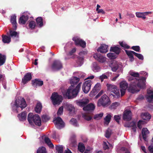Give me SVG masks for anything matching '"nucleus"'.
<instances>
[{"label": "nucleus", "instance_id": "nucleus-1", "mask_svg": "<svg viewBox=\"0 0 153 153\" xmlns=\"http://www.w3.org/2000/svg\"><path fill=\"white\" fill-rule=\"evenodd\" d=\"M129 73L131 76L128 78L129 81H131L128 88L129 92L134 93L140 91L138 88L140 89L146 88V78L143 77H139V73L135 72L132 71H130Z\"/></svg>", "mask_w": 153, "mask_h": 153}, {"label": "nucleus", "instance_id": "nucleus-34", "mask_svg": "<svg viewBox=\"0 0 153 153\" xmlns=\"http://www.w3.org/2000/svg\"><path fill=\"white\" fill-rule=\"evenodd\" d=\"M120 51V48L117 46L111 47L110 49V51H113L116 54L118 55Z\"/></svg>", "mask_w": 153, "mask_h": 153}, {"label": "nucleus", "instance_id": "nucleus-62", "mask_svg": "<svg viewBox=\"0 0 153 153\" xmlns=\"http://www.w3.org/2000/svg\"><path fill=\"white\" fill-rule=\"evenodd\" d=\"M70 141L71 145L73 146H74L76 145V140L74 137L71 138L70 139Z\"/></svg>", "mask_w": 153, "mask_h": 153}, {"label": "nucleus", "instance_id": "nucleus-31", "mask_svg": "<svg viewBox=\"0 0 153 153\" xmlns=\"http://www.w3.org/2000/svg\"><path fill=\"white\" fill-rule=\"evenodd\" d=\"M33 85H36V86H41L43 85V82L42 81L39 80L38 79H36L32 81Z\"/></svg>", "mask_w": 153, "mask_h": 153}, {"label": "nucleus", "instance_id": "nucleus-23", "mask_svg": "<svg viewBox=\"0 0 153 153\" xmlns=\"http://www.w3.org/2000/svg\"><path fill=\"white\" fill-rule=\"evenodd\" d=\"M10 36L12 37L15 38V41L16 42L18 41L19 39V33L15 31L10 30Z\"/></svg>", "mask_w": 153, "mask_h": 153}, {"label": "nucleus", "instance_id": "nucleus-26", "mask_svg": "<svg viewBox=\"0 0 153 153\" xmlns=\"http://www.w3.org/2000/svg\"><path fill=\"white\" fill-rule=\"evenodd\" d=\"M147 93L149 95L147 96L146 99L150 102L153 100V91L151 90H147Z\"/></svg>", "mask_w": 153, "mask_h": 153}, {"label": "nucleus", "instance_id": "nucleus-28", "mask_svg": "<svg viewBox=\"0 0 153 153\" xmlns=\"http://www.w3.org/2000/svg\"><path fill=\"white\" fill-rule=\"evenodd\" d=\"M16 17V16L15 15H14L11 16L10 19V22L13 25V26L14 27V29L15 30H16L17 28Z\"/></svg>", "mask_w": 153, "mask_h": 153}, {"label": "nucleus", "instance_id": "nucleus-18", "mask_svg": "<svg viewBox=\"0 0 153 153\" xmlns=\"http://www.w3.org/2000/svg\"><path fill=\"white\" fill-rule=\"evenodd\" d=\"M65 106L67 110L69 111L71 114H74L75 108L73 105L69 103H66L65 104Z\"/></svg>", "mask_w": 153, "mask_h": 153}, {"label": "nucleus", "instance_id": "nucleus-59", "mask_svg": "<svg viewBox=\"0 0 153 153\" xmlns=\"http://www.w3.org/2000/svg\"><path fill=\"white\" fill-rule=\"evenodd\" d=\"M131 49L137 52H140V48L138 46H133L132 47Z\"/></svg>", "mask_w": 153, "mask_h": 153}, {"label": "nucleus", "instance_id": "nucleus-52", "mask_svg": "<svg viewBox=\"0 0 153 153\" xmlns=\"http://www.w3.org/2000/svg\"><path fill=\"white\" fill-rule=\"evenodd\" d=\"M63 107L61 106L59 108L57 114L58 116H59L62 115L63 114Z\"/></svg>", "mask_w": 153, "mask_h": 153}, {"label": "nucleus", "instance_id": "nucleus-54", "mask_svg": "<svg viewBox=\"0 0 153 153\" xmlns=\"http://www.w3.org/2000/svg\"><path fill=\"white\" fill-rule=\"evenodd\" d=\"M119 43L120 45L123 47L125 48L126 49H128L130 47L129 46L127 45L126 44L125 42H119Z\"/></svg>", "mask_w": 153, "mask_h": 153}, {"label": "nucleus", "instance_id": "nucleus-38", "mask_svg": "<svg viewBox=\"0 0 153 153\" xmlns=\"http://www.w3.org/2000/svg\"><path fill=\"white\" fill-rule=\"evenodd\" d=\"M6 59V56L0 53V66L2 65L5 63Z\"/></svg>", "mask_w": 153, "mask_h": 153}, {"label": "nucleus", "instance_id": "nucleus-25", "mask_svg": "<svg viewBox=\"0 0 153 153\" xmlns=\"http://www.w3.org/2000/svg\"><path fill=\"white\" fill-rule=\"evenodd\" d=\"M42 139H44L45 143L50 147L52 148L53 147V143H51L50 140L49 138L45 136H42Z\"/></svg>", "mask_w": 153, "mask_h": 153}, {"label": "nucleus", "instance_id": "nucleus-11", "mask_svg": "<svg viewBox=\"0 0 153 153\" xmlns=\"http://www.w3.org/2000/svg\"><path fill=\"white\" fill-rule=\"evenodd\" d=\"M62 68V65L60 61L55 60L53 62L51 66V68L53 71H58Z\"/></svg>", "mask_w": 153, "mask_h": 153}, {"label": "nucleus", "instance_id": "nucleus-50", "mask_svg": "<svg viewBox=\"0 0 153 153\" xmlns=\"http://www.w3.org/2000/svg\"><path fill=\"white\" fill-rule=\"evenodd\" d=\"M111 134V130L110 128H108L106 130L105 136L107 138H109L110 137Z\"/></svg>", "mask_w": 153, "mask_h": 153}, {"label": "nucleus", "instance_id": "nucleus-51", "mask_svg": "<svg viewBox=\"0 0 153 153\" xmlns=\"http://www.w3.org/2000/svg\"><path fill=\"white\" fill-rule=\"evenodd\" d=\"M29 27L31 29L34 28L36 26L35 22L33 21L30 22L29 23Z\"/></svg>", "mask_w": 153, "mask_h": 153}, {"label": "nucleus", "instance_id": "nucleus-8", "mask_svg": "<svg viewBox=\"0 0 153 153\" xmlns=\"http://www.w3.org/2000/svg\"><path fill=\"white\" fill-rule=\"evenodd\" d=\"M107 87L108 90L112 93L111 94H110L111 95H112L113 97L117 96V97L120 96L119 90L116 85L111 84H107Z\"/></svg>", "mask_w": 153, "mask_h": 153}, {"label": "nucleus", "instance_id": "nucleus-24", "mask_svg": "<svg viewBox=\"0 0 153 153\" xmlns=\"http://www.w3.org/2000/svg\"><path fill=\"white\" fill-rule=\"evenodd\" d=\"M89 102V100L87 99H83L80 100L78 102L79 105L82 107H85Z\"/></svg>", "mask_w": 153, "mask_h": 153}, {"label": "nucleus", "instance_id": "nucleus-12", "mask_svg": "<svg viewBox=\"0 0 153 153\" xmlns=\"http://www.w3.org/2000/svg\"><path fill=\"white\" fill-rule=\"evenodd\" d=\"M128 84L125 81H123L120 83V91L122 96L125 94L126 91L128 87Z\"/></svg>", "mask_w": 153, "mask_h": 153}, {"label": "nucleus", "instance_id": "nucleus-64", "mask_svg": "<svg viewBox=\"0 0 153 153\" xmlns=\"http://www.w3.org/2000/svg\"><path fill=\"white\" fill-rule=\"evenodd\" d=\"M148 149L150 153H153V146L150 145L149 146Z\"/></svg>", "mask_w": 153, "mask_h": 153}, {"label": "nucleus", "instance_id": "nucleus-16", "mask_svg": "<svg viewBox=\"0 0 153 153\" xmlns=\"http://www.w3.org/2000/svg\"><path fill=\"white\" fill-rule=\"evenodd\" d=\"M32 78V75L30 73H28L26 74L24 77L22 79V82L25 84L28 81L30 80Z\"/></svg>", "mask_w": 153, "mask_h": 153}, {"label": "nucleus", "instance_id": "nucleus-36", "mask_svg": "<svg viewBox=\"0 0 153 153\" xmlns=\"http://www.w3.org/2000/svg\"><path fill=\"white\" fill-rule=\"evenodd\" d=\"M42 107L41 103L40 102H38L35 109V111L37 113H40L41 111Z\"/></svg>", "mask_w": 153, "mask_h": 153}, {"label": "nucleus", "instance_id": "nucleus-19", "mask_svg": "<svg viewBox=\"0 0 153 153\" xmlns=\"http://www.w3.org/2000/svg\"><path fill=\"white\" fill-rule=\"evenodd\" d=\"M28 18L29 16L27 15L26 14H24L20 17L19 21V23L25 24L28 19Z\"/></svg>", "mask_w": 153, "mask_h": 153}, {"label": "nucleus", "instance_id": "nucleus-20", "mask_svg": "<svg viewBox=\"0 0 153 153\" xmlns=\"http://www.w3.org/2000/svg\"><path fill=\"white\" fill-rule=\"evenodd\" d=\"M98 52H100L102 53H105L108 51V45L103 44L97 50Z\"/></svg>", "mask_w": 153, "mask_h": 153}, {"label": "nucleus", "instance_id": "nucleus-60", "mask_svg": "<svg viewBox=\"0 0 153 153\" xmlns=\"http://www.w3.org/2000/svg\"><path fill=\"white\" fill-rule=\"evenodd\" d=\"M144 123V121L139 120L137 123V126L139 129H141L142 128V125Z\"/></svg>", "mask_w": 153, "mask_h": 153}, {"label": "nucleus", "instance_id": "nucleus-48", "mask_svg": "<svg viewBox=\"0 0 153 153\" xmlns=\"http://www.w3.org/2000/svg\"><path fill=\"white\" fill-rule=\"evenodd\" d=\"M70 123L71 124L75 127L78 126L79 124L77 123V120L74 118H72L70 120Z\"/></svg>", "mask_w": 153, "mask_h": 153}, {"label": "nucleus", "instance_id": "nucleus-39", "mask_svg": "<svg viewBox=\"0 0 153 153\" xmlns=\"http://www.w3.org/2000/svg\"><path fill=\"white\" fill-rule=\"evenodd\" d=\"M78 149L79 151L83 153L85 149L84 144L82 143H79L78 146Z\"/></svg>", "mask_w": 153, "mask_h": 153}, {"label": "nucleus", "instance_id": "nucleus-13", "mask_svg": "<svg viewBox=\"0 0 153 153\" xmlns=\"http://www.w3.org/2000/svg\"><path fill=\"white\" fill-rule=\"evenodd\" d=\"M111 70L114 72L117 71L118 73L122 72V67L121 65L118 63H114L111 66Z\"/></svg>", "mask_w": 153, "mask_h": 153}, {"label": "nucleus", "instance_id": "nucleus-15", "mask_svg": "<svg viewBox=\"0 0 153 153\" xmlns=\"http://www.w3.org/2000/svg\"><path fill=\"white\" fill-rule=\"evenodd\" d=\"M94 57L100 63H104L106 60V58L98 53L94 54Z\"/></svg>", "mask_w": 153, "mask_h": 153}, {"label": "nucleus", "instance_id": "nucleus-46", "mask_svg": "<svg viewBox=\"0 0 153 153\" xmlns=\"http://www.w3.org/2000/svg\"><path fill=\"white\" fill-rule=\"evenodd\" d=\"M107 56L111 59H114L117 57L116 54L114 53H108Z\"/></svg>", "mask_w": 153, "mask_h": 153}, {"label": "nucleus", "instance_id": "nucleus-5", "mask_svg": "<svg viewBox=\"0 0 153 153\" xmlns=\"http://www.w3.org/2000/svg\"><path fill=\"white\" fill-rule=\"evenodd\" d=\"M27 120L31 125L34 123L36 125L40 126L41 125V119L38 114L33 115L32 113H30L28 115Z\"/></svg>", "mask_w": 153, "mask_h": 153}, {"label": "nucleus", "instance_id": "nucleus-30", "mask_svg": "<svg viewBox=\"0 0 153 153\" xmlns=\"http://www.w3.org/2000/svg\"><path fill=\"white\" fill-rule=\"evenodd\" d=\"M141 116V118L145 120H149L151 118L150 115L148 113H142Z\"/></svg>", "mask_w": 153, "mask_h": 153}, {"label": "nucleus", "instance_id": "nucleus-44", "mask_svg": "<svg viewBox=\"0 0 153 153\" xmlns=\"http://www.w3.org/2000/svg\"><path fill=\"white\" fill-rule=\"evenodd\" d=\"M135 14L136 16L138 18H142L143 19H145L146 18V17L145 16L143 12H137Z\"/></svg>", "mask_w": 153, "mask_h": 153}, {"label": "nucleus", "instance_id": "nucleus-6", "mask_svg": "<svg viewBox=\"0 0 153 153\" xmlns=\"http://www.w3.org/2000/svg\"><path fill=\"white\" fill-rule=\"evenodd\" d=\"M110 104V100L108 97L106 95H102L98 100L97 105L98 106H102L106 107Z\"/></svg>", "mask_w": 153, "mask_h": 153}, {"label": "nucleus", "instance_id": "nucleus-22", "mask_svg": "<svg viewBox=\"0 0 153 153\" xmlns=\"http://www.w3.org/2000/svg\"><path fill=\"white\" fill-rule=\"evenodd\" d=\"M125 51L127 55L130 58V61L131 62L133 61L134 60L133 55H135L136 52L131 51L125 50Z\"/></svg>", "mask_w": 153, "mask_h": 153}, {"label": "nucleus", "instance_id": "nucleus-35", "mask_svg": "<svg viewBox=\"0 0 153 153\" xmlns=\"http://www.w3.org/2000/svg\"><path fill=\"white\" fill-rule=\"evenodd\" d=\"M107 115L104 118L105 123L108 124L110 122L112 116L111 113L107 114Z\"/></svg>", "mask_w": 153, "mask_h": 153}, {"label": "nucleus", "instance_id": "nucleus-56", "mask_svg": "<svg viewBox=\"0 0 153 153\" xmlns=\"http://www.w3.org/2000/svg\"><path fill=\"white\" fill-rule=\"evenodd\" d=\"M135 56L140 59L141 60H143V59L144 58L143 56L140 53H136Z\"/></svg>", "mask_w": 153, "mask_h": 153}, {"label": "nucleus", "instance_id": "nucleus-40", "mask_svg": "<svg viewBox=\"0 0 153 153\" xmlns=\"http://www.w3.org/2000/svg\"><path fill=\"white\" fill-rule=\"evenodd\" d=\"M72 45V43L71 42H69L66 44L65 47H64V49L65 52H67L68 50L71 48Z\"/></svg>", "mask_w": 153, "mask_h": 153}, {"label": "nucleus", "instance_id": "nucleus-33", "mask_svg": "<svg viewBox=\"0 0 153 153\" xmlns=\"http://www.w3.org/2000/svg\"><path fill=\"white\" fill-rule=\"evenodd\" d=\"M92 70L95 72H98L100 71V68L96 63L94 62L93 63Z\"/></svg>", "mask_w": 153, "mask_h": 153}, {"label": "nucleus", "instance_id": "nucleus-55", "mask_svg": "<svg viewBox=\"0 0 153 153\" xmlns=\"http://www.w3.org/2000/svg\"><path fill=\"white\" fill-rule=\"evenodd\" d=\"M120 151L123 153H130L128 150L124 147L121 148Z\"/></svg>", "mask_w": 153, "mask_h": 153}, {"label": "nucleus", "instance_id": "nucleus-43", "mask_svg": "<svg viewBox=\"0 0 153 153\" xmlns=\"http://www.w3.org/2000/svg\"><path fill=\"white\" fill-rule=\"evenodd\" d=\"M36 152L37 153H47V151L45 148L44 147L42 146L38 148Z\"/></svg>", "mask_w": 153, "mask_h": 153}, {"label": "nucleus", "instance_id": "nucleus-63", "mask_svg": "<svg viewBox=\"0 0 153 153\" xmlns=\"http://www.w3.org/2000/svg\"><path fill=\"white\" fill-rule=\"evenodd\" d=\"M85 74L83 73H80L79 75V78L83 79L85 76Z\"/></svg>", "mask_w": 153, "mask_h": 153}, {"label": "nucleus", "instance_id": "nucleus-7", "mask_svg": "<svg viewBox=\"0 0 153 153\" xmlns=\"http://www.w3.org/2000/svg\"><path fill=\"white\" fill-rule=\"evenodd\" d=\"M51 99L52 103L54 105H59L62 102L63 99L62 96L56 92L52 94Z\"/></svg>", "mask_w": 153, "mask_h": 153}, {"label": "nucleus", "instance_id": "nucleus-14", "mask_svg": "<svg viewBox=\"0 0 153 153\" xmlns=\"http://www.w3.org/2000/svg\"><path fill=\"white\" fill-rule=\"evenodd\" d=\"M73 40L74 41L76 45H79L82 47L84 48L86 46V42L79 38L76 37L73 38Z\"/></svg>", "mask_w": 153, "mask_h": 153}, {"label": "nucleus", "instance_id": "nucleus-53", "mask_svg": "<svg viewBox=\"0 0 153 153\" xmlns=\"http://www.w3.org/2000/svg\"><path fill=\"white\" fill-rule=\"evenodd\" d=\"M98 91H97L95 88H93L92 89V91H91V92L90 93V96L91 97H93L98 92Z\"/></svg>", "mask_w": 153, "mask_h": 153}, {"label": "nucleus", "instance_id": "nucleus-57", "mask_svg": "<svg viewBox=\"0 0 153 153\" xmlns=\"http://www.w3.org/2000/svg\"><path fill=\"white\" fill-rule=\"evenodd\" d=\"M94 88H95L97 91H99L101 88V85L99 83H97L95 85Z\"/></svg>", "mask_w": 153, "mask_h": 153}, {"label": "nucleus", "instance_id": "nucleus-41", "mask_svg": "<svg viewBox=\"0 0 153 153\" xmlns=\"http://www.w3.org/2000/svg\"><path fill=\"white\" fill-rule=\"evenodd\" d=\"M64 146L62 145L56 146V149L58 153H63Z\"/></svg>", "mask_w": 153, "mask_h": 153}, {"label": "nucleus", "instance_id": "nucleus-29", "mask_svg": "<svg viewBox=\"0 0 153 153\" xmlns=\"http://www.w3.org/2000/svg\"><path fill=\"white\" fill-rule=\"evenodd\" d=\"M27 114L26 112H23L18 115V117L20 120L23 121L26 119Z\"/></svg>", "mask_w": 153, "mask_h": 153}, {"label": "nucleus", "instance_id": "nucleus-61", "mask_svg": "<svg viewBox=\"0 0 153 153\" xmlns=\"http://www.w3.org/2000/svg\"><path fill=\"white\" fill-rule=\"evenodd\" d=\"M42 118L43 121L45 122H46L49 120V117L46 115H43L42 117Z\"/></svg>", "mask_w": 153, "mask_h": 153}, {"label": "nucleus", "instance_id": "nucleus-32", "mask_svg": "<svg viewBox=\"0 0 153 153\" xmlns=\"http://www.w3.org/2000/svg\"><path fill=\"white\" fill-rule=\"evenodd\" d=\"M2 41L5 43H9L11 41V38L10 36L6 35H2Z\"/></svg>", "mask_w": 153, "mask_h": 153}, {"label": "nucleus", "instance_id": "nucleus-3", "mask_svg": "<svg viewBox=\"0 0 153 153\" xmlns=\"http://www.w3.org/2000/svg\"><path fill=\"white\" fill-rule=\"evenodd\" d=\"M27 106L26 101L24 98L18 97L16 99L13 108V109H15L16 113H18L19 111H21Z\"/></svg>", "mask_w": 153, "mask_h": 153}, {"label": "nucleus", "instance_id": "nucleus-2", "mask_svg": "<svg viewBox=\"0 0 153 153\" xmlns=\"http://www.w3.org/2000/svg\"><path fill=\"white\" fill-rule=\"evenodd\" d=\"M79 81V78L76 77H72L70 80L71 86H70L65 93H63L68 99L75 97L77 95L80 88L81 83H79L75 88L73 87L74 85L77 84Z\"/></svg>", "mask_w": 153, "mask_h": 153}, {"label": "nucleus", "instance_id": "nucleus-4", "mask_svg": "<svg viewBox=\"0 0 153 153\" xmlns=\"http://www.w3.org/2000/svg\"><path fill=\"white\" fill-rule=\"evenodd\" d=\"M95 108L94 105L92 103H90L84 107L83 109L85 111V113H82V117L86 120L88 121L90 120L92 118V117L89 114V112L91 111H93Z\"/></svg>", "mask_w": 153, "mask_h": 153}, {"label": "nucleus", "instance_id": "nucleus-49", "mask_svg": "<svg viewBox=\"0 0 153 153\" xmlns=\"http://www.w3.org/2000/svg\"><path fill=\"white\" fill-rule=\"evenodd\" d=\"M103 113L97 114L94 115V119L96 120H100L103 116Z\"/></svg>", "mask_w": 153, "mask_h": 153}, {"label": "nucleus", "instance_id": "nucleus-21", "mask_svg": "<svg viewBox=\"0 0 153 153\" xmlns=\"http://www.w3.org/2000/svg\"><path fill=\"white\" fill-rule=\"evenodd\" d=\"M149 132L147 128H143L142 131V134L143 139L145 141L147 140V137Z\"/></svg>", "mask_w": 153, "mask_h": 153}, {"label": "nucleus", "instance_id": "nucleus-42", "mask_svg": "<svg viewBox=\"0 0 153 153\" xmlns=\"http://www.w3.org/2000/svg\"><path fill=\"white\" fill-rule=\"evenodd\" d=\"M83 58L82 56L79 57L77 58V59L76 60V63L78 64V66H81L83 63Z\"/></svg>", "mask_w": 153, "mask_h": 153}, {"label": "nucleus", "instance_id": "nucleus-37", "mask_svg": "<svg viewBox=\"0 0 153 153\" xmlns=\"http://www.w3.org/2000/svg\"><path fill=\"white\" fill-rule=\"evenodd\" d=\"M36 21L39 27H41L43 26V20L41 17H38L36 19Z\"/></svg>", "mask_w": 153, "mask_h": 153}, {"label": "nucleus", "instance_id": "nucleus-27", "mask_svg": "<svg viewBox=\"0 0 153 153\" xmlns=\"http://www.w3.org/2000/svg\"><path fill=\"white\" fill-rule=\"evenodd\" d=\"M111 73L107 72L103 74L99 77V79L100 80L101 82L103 81L105 79H107L109 76L111 75Z\"/></svg>", "mask_w": 153, "mask_h": 153}, {"label": "nucleus", "instance_id": "nucleus-17", "mask_svg": "<svg viewBox=\"0 0 153 153\" xmlns=\"http://www.w3.org/2000/svg\"><path fill=\"white\" fill-rule=\"evenodd\" d=\"M131 113L130 111L125 110L123 114V119L124 120H129L131 119Z\"/></svg>", "mask_w": 153, "mask_h": 153}, {"label": "nucleus", "instance_id": "nucleus-47", "mask_svg": "<svg viewBox=\"0 0 153 153\" xmlns=\"http://www.w3.org/2000/svg\"><path fill=\"white\" fill-rule=\"evenodd\" d=\"M103 147L104 149H106L109 148H112V146L109 144L108 142L106 143L104 142L103 144Z\"/></svg>", "mask_w": 153, "mask_h": 153}, {"label": "nucleus", "instance_id": "nucleus-45", "mask_svg": "<svg viewBox=\"0 0 153 153\" xmlns=\"http://www.w3.org/2000/svg\"><path fill=\"white\" fill-rule=\"evenodd\" d=\"M128 127H132L133 131L135 132L136 130V124L134 122L132 121L130 123V125L128 126Z\"/></svg>", "mask_w": 153, "mask_h": 153}, {"label": "nucleus", "instance_id": "nucleus-58", "mask_svg": "<svg viewBox=\"0 0 153 153\" xmlns=\"http://www.w3.org/2000/svg\"><path fill=\"white\" fill-rule=\"evenodd\" d=\"M76 48H74L70 51L69 53H68L67 52H66V53L67 55H72L76 52Z\"/></svg>", "mask_w": 153, "mask_h": 153}, {"label": "nucleus", "instance_id": "nucleus-9", "mask_svg": "<svg viewBox=\"0 0 153 153\" xmlns=\"http://www.w3.org/2000/svg\"><path fill=\"white\" fill-rule=\"evenodd\" d=\"M53 122L56 127L58 129H60L65 126V123L62 118L59 117H55L53 120Z\"/></svg>", "mask_w": 153, "mask_h": 153}, {"label": "nucleus", "instance_id": "nucleus-10", "mask_svg": "<svg viewBox=\"0 0 153 153\" xmlns=\"http://www.w3.org/2000/svg\"><path fill=\"white\" fill-rule=\"evenodd\" d=\"M92 82L91 80H88L83 83L82 86V89L85 94L88 93L90 90Z\"/></svg>", "mask_w": 153, "mask_h": 153}]
</instances>
